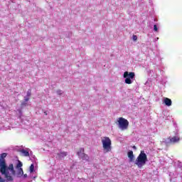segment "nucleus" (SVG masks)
<instances>
[{
    "label": "nucleus",
    "instance_id": "nucleus-1",
    "mask_svg": "<svg viewBox=\"0 0 182 182\" xmlns=\"http://www.w3.org/2000/svg\"><path fill=\"white\" fill-rule=\"evenodd\" d=\"M8 156L6 153L0 154V173L1 176H4L6 181H14V176H16V171L14 168V164H10L8 166L6 165V160L5 159Z\"/></svg>",
    "mask_w": 182,
    "mask_h": 182
},
{
    "label": "nucleus",
    "instance_id": "nucleus-2",
    "mask_svg": "<svg viewBox=\"0 0 182 182\" xmlns=\"http://www.w3.org/2000/svg\"><path fill=\"white\" fill-rule=\"evenodd\" d=\"M146 163H147V154L144 153V151H141L140 154L135 160V164L137 166V167H139V168H141L143 166L146 165Z\"/></svg>",
    "mask_w": 182,
    "mask_h": 182
},
{
    "label": "nucleus",
    "instance_id": "nucleus-3",
    "mask_svg": "<svg viewBox=\"0 0 182 182\" xmlns=\"http://www.w3.org/2000/svg\"><path fill=\"white\" fill-rule=\"evenodd\" d=\"M101 141L102 144L104 153H109V151H112V140L110 138L104 136L102 138Z\"/></svg>",
    "mask_w": 182,
    "mask_h": 182
},
{
    "label": "nucleus",
    "instance_id": "nucleus-4",
    "mask_svg": "<svg viewBox=\"0 0 182 182\" xmlns=\"http://www.w3.org/2000/svg\"><path fill=\"white\" fill-rule=\"evenodd\" d=\"M117 122L121 130H127V129H129V121L127 119L123 117H119Z\"/></svg>",
    "mask_w": 182,
    "mask_h": 182
},
{
    "label": "nucleus",
    "instance_id": "nucleus-5",
    "mask_svg": "<svg viewBox=\"0 0 182 182\" xmlns=\"http://www.w3.org/2000/svg\"><path fill=\"white\" fill-rule=\"evenodd\" d=\"M135 74L134 72H124V77L125 79V83L127 85H132L133 83V81H132V79H134Z\"/></svg>",
    "mask_w": 182,
    "mask_h": 182
},
{
    "label": "nucleus",
    "instance_id": "nucleus-6",
    "mask_svg": "<svg viewBox=\"0 0 182 182\" xmlns=\"http://www.w3.org/2000/svg\"><path fill=\"white\" fill-rule=\"evenodd\" d=\"M22 166H23V164L21 161L18 160L16 166V168L18 170L16 177L21 178L22 176H23V169H22Z\"/></svg>",
    "mask_w": 182,
    "mask_h": 182
},
{
    "label": "nucleus",
    "instance_id": "nucleus-7",
    "mask_svg": "<svg viewBox=\"0 0 182 182\" xmlns=\"http://www.w3.org/2000/svg\"><path fill=\"white\" fill-rule=\"evenodd\" d=\"M168 140H169V143H172L173 144L176 143H178L180 141V136H175L173 137H169L168 138Z\"/></svg>",
    "mask_w": 182,
    "mask_h": 182
},
{
    "label": "nucleus",
    "instance_id": "nucleus-8",
    "mask_svg": "<svg viewBox=\"0 0 182 182\" xmlns=\"http://www.w3.org/2000/svg\"><path fill=\"white\" fill-rule=\"evenodd\" d=\"M164 103L166 106H168V107H170L173 105V102L170 98L164 97Z\"/></svg>",
    "mask_w": 182,
    "mask_h": 182
},
{
    "label": "nucleus",
    "instance_id": "nucleus-9",
    "mask_svg": "<svg viewBox=\"0 0 182 182\" xmlns=\"http://www.w3.org/2000/svg\"><path fill=\"white\" fill-rule=\"evenodd\" d=\"M128 157L130 163H133V161H134V155L133 154V151L128 152Z\"/></svg>",
    "mask_w": 182,
    "mask_h": 182
},
{
    "label": "nucleus",
    "instance_id": "nucleus-10",
    "mask_svg": "<svg viewBox=\"0 0 182 182\" xmlns=\"http://www.w3.org/2000/svg\"><path fill=\"white\" fill-rule=\"evenodd\" d=\"M85 154V149L83 148H80L78 151L77 152V154L78 157H81L82 155Z\"/></svg>",
    "mask_w": 182,
    "mask_h": 182
},
{
    "label": "nucleus",
    "instance_id": "nucleus-11",
    "mask_svg": "<svg viewBox=\"0 0 182 182\" xmlns=\"http://www.w3.org/2000/svg\"><path fill=\"white\" fill-rule=\"evenodd\" d=\"M80 159H82V160H85L86 161H88L89 156L84 153L81 156H80Z\"/></svg>",
    "mask_w": 182,
    "mask_h": 182
},
{
    "label": "nucleus",
    "instance_id": "nucleus-12",
    "mask_svg": "<svg viewBox=\"0 0 182 182\" xmlns=\"http://www.w3.org/2000/svg\"><path fill=\"white\" fill-rule=\"evenodd\" d=\"M20 151L22 153V154H23L25 157H29V151L25 149H21Z\"/></svg>",
    "mask_w": 182,
    "mask_h": 182
},
{
    "label": "nucleus",
    "instance_id": "nucleus-13",
    "mask_svg": "<svg viewBox=\"0 0 182 182\" xmlns=\"http://www.w3.org/2000/svg\"><path fill=\"white\" fill-rule=\"evenodd\" d=\"M31 96H32V91H31V90L30 89V90H28L27 91V95H26V97H31Z\"/></svg>",
    "mask_w": 182,
    "mask_h": 182
},
{
    "label": "nucleus",
    "instance_id": "nucleus-14",
    "mask_svg": "<svg viewBox=\"0 0 182 182\" xmlns=\"http://www.w3.org/2000/svg\"><path fill=\"white\" fill-rule=\"evenodd\" d=\"M34 170H35V166H33V164H31L30 166V173H33Z\"/></svg>",
    "mask_w": 182,
    "mask_h": 182
},
{
    "label": "nucleus",
    "instance_id": "nucleus-15",
    "mask_svg": "<svg viewBox=\"0 0 182 182\" xmlns=\"http://www.w3.org/2000/svg\"><path fill=\"white\" fill-rule=\"evenodd\" d=\"M60 156H62L63 157H66V156H68V152L66 151H63L60 153Z\"/></svg>",
    "mask_w": 182,
    "mask_h": 182
},
{
    "label": "nucleus",
    "instance_id": "nucleus-16",
    "mask_svg": "<svg viewBox=\"0 0 182 182\" xmlns=\"http://www.w3.org/2000/svg\"><path fill=\"white\" fill-rule=\"evenodd\" d=\"M154 31H155V32H157V31H159V28H157V25L156 24L154 25Z\"/></svg>",
    "mask_w": 182,
    "mask_h": 182
},
{
    "label": "nucleus",
    "instance_id": "nucleus-17",
    "mask_svg": "<svg viewBox=\"0 0 182 182\" xmlns=\"http://www.w3.org/2000/svg\"><path fill=\"white\" fill-rule=\"evenodd\" d=\"M132 39H133V41H137V36L133 35Z\"/></svg>",
    "mask_w": 182,
    "mask_h": 182
},
{
    "label": "nucleus",
    "instance_id": "nucleus-18",
    "mask_svg": "<svg viewBox=\"0 0 182 182\" xmlns=\"http://www.w3.org/2000/svg\"><path fill=\"white\" fill-rule=\"evenodd\" d=\"M24 102H29V97H24Z\"/></svg>",
    "mask_w": 182,
    "mask_h": 182
},
{
    "label": "nucleus",
    "instance_id": "nucleus-19",
    "mask_svg": "<svg viewBox=\"0 0 182 182\" xmlns=\"http://www.w3.org/2000/svg\"><path fill=\"white\" fill-rule=\"evenodd\" d=\"M0 182H6V180L2 178V177H1V175H0Z\"/></svg>",
    "mask_w": 182,
    "mask_h": 182
},
{
    "label": "nucleus",
    "instance_id": "nucleus-20",
    "mask_svg": "<svg viewBox=\"0 0 182 182\" xmlns=\"http://www.w3.org/2000/svg\"><path fill=\"white\" fill-rule=\"evenodd\" d=\"M26 102H21V106H26Z\"/></svg>",
    "mask_w": 182,
    "mask_h": 182
},
{
    "label": "nucleus",
    "instance_id": "nucleus-21",
    "mask_svg": "<svg viewBox=\"0 0 182 182\" xmlns=\"http://www.w3.org/2000/svg\"><path fill=\"white\" fill-rule=\"evenodd\" d=\"M23 177H24V178H26V177H28V175L27 174H24Z\"/></svg>",
    "mask_w": 182,
    "mask_h": 182
},
{
    "label": "nucleus",
    "instance_id": "nucleus-22",
    "mask_svg": "<svg viewBox=\"0 0 182 182\" xmlns=\"http://www.w3.org/2000/svg\"><path fill=\"white\" fill-rule=\"evenodd\" d=\"M132 148L136 150L137 148L136 147V146H133Z\"/></svg>",
    "mask_w": 182,
    "mask_h": 182
},
{
    "label": "nucleus",
    "instance_id": "nucleus-23",
    "mask_svg": "<svg viewBox=\"0 0 182 182\" xmlns=\"http://www.w3.org/2000/svg\"><path fill=\"white\" fill-rule=\"evenodd\" d=\"M166 144H168V142H167V141H165Z\"/></svg>",
    "mask_w": 182,
    "mask_h": 182
}]
</instances>
